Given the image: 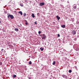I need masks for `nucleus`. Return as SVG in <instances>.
I'll return each instance as SVG.
<instances>
[{"mask_svg":"<svg viewBox=\"0 0 79 79\" xmlns=\"http://www.w3.org/2000/svg\"><path fill=\"white\" fill-rule=\"evenodd\" d=\"M59 53L62 54L63 55H67L68 53V52L66 51V50L63 49V51H60Z\"/></svg>","mask_w":79,"mask_h":79,"instance_id":"obj_1","label":"nucleus"},{"mask_svg":"<svg viewBox=\"0 0 79 79\" xmlns=\"http://www.w3.org/2000/svg\"><path fill=\"white\" fill-rule=\"evenodd\" d=\"M73 48L76 51H79V46L77 44H75L73 45Z\"/></svg>","mask_w":79,"mask_h":79,"instance_id":"obj_2","label":"nucleus"},{"mask_svg":"<svg viewBox=\"0 0 79 79\" xmlns=\"http://www.w3.org/2000/svg\"><path fill=\"white\" fill-rule=\"evenodd\" d=\"M7 17L8 18H10L12 19H14V16L13 15L10 14H7Z\"/></svg>","mask_w":79,"mask_h":79,"instance_id":"obj_3","label":"nucleus"},{"mask_svg":"<svg viewBox=\"0 0 79 79\" xmlns=\"http://www.w3.org/2000/svg\"><path fill=\"white\" fill-rule=\"evenodd\" d=\"M67 42H72V40L71 39L67 37L66 39Z\"/></svg>","mask_w":79,"mask_h":79,"instance_id":"obj_4","label":"nucleus"},{"mask_svg":"<svg viewBox=\"0 0 79 79\" xmlns=\"http://www.w3.org/2000/svg\"><path fill=\"white\" fill-rule=\"evenodd\" d=\"M43 37H42V39L43 40H44V39H46V35H45V34H43Z\"/></svg>","mask_w":79,"mask_h":79,"instance_id":"obj_5","label":"nucleus"},{"mask_svg":"<svg viewBox=\"0 0 79 79\" xmlns=\"http://www.w3.org/2000/svg\"><path fill=\"white\" fill-rule=\"evenodd\" d=\"M45 5V3L44 2H41L40 3V6H43Z\"/></svg>","mask_w":79,"mask_h":79,"instance_id":"obj_6","label":"nucleus"},{"mask_svg":"<svg viewBox=\"0 0 79 79\" xmlns=\"http://www.w3.org/2000/svg\"><path fill=\"white\" fill-rule=\"evenodd\" d=\"M56 18H57L58 21H59L60 20V17H59L58 15H57L56 16Z\"/></svg>","mask_w":79,"mask_h":79,"instance_id":"obj_7","label":"nucleus"},{"mask_svg":"<svg viewBox=\"0 0 79 79\" xmlns=\"http://www.w3.org/2000/svg\"><path fill=\"white\" fill-rule=\"evenodd\" d=\"M72 33L73 35H75V34H76V31H73L72 32Z\"/></svg>","mask_w":79,"mask_h":79,"instance_id":"obj_8","label":"nucleus"},{"mask_svg":"<svg viewBox=\"0 0 79 79\" xmlns=\"http://www.w3.org/2000/svg\"><path fill=\"white\" fill-rule=\"evenodd\" d=\"M61 27H62V28H64L66 27V25H63L61 26Z\"/></svg>","mask_w":79,"mask_h":79,"instance_id":"obj_9","label":"nucleus"},{"mask_svg":"<svg viewBox=\"0 0 79 79\" xmlns=\"http://www.w3.org/2000/svg\"><path fill=\"white\" fill-rule=\"evenodd\" d=\"M44 49V48L42 47H41V48H40V50H41V51H43Z\"/></svg>","mask_w":79,"mask_h":79,"instance_id":"obj_10","label":"nucleus"},{"mask_svg":"<svg viewBox=\"0 0 79 79\" xmlns=\"http://www.w3.org/2000/svg\"><path fill=\"white\" fill-rule=\"evenodd\" d=\"M25 24H26V25H27V24H28V23H27V20H25Z\"/></svg>","mask_w":79,"mask_h":79,"instance_id":"obj_11","label":"nucleus"},{"mask_svg":"<svg viewBox=\"0 0 79 79\" xmlns=\"http://www.w3.org/2000/svg\"><path fill=\"white\" fill-rule=\"evenodd\" d=\"M19 13L21 15H23V12L21 11L19 12Z\"/></svg>","mask_w":79,"mask_h":79,"instance_id":"obj_12","label":"nucleus"},{"mask_svg":"<svg viewBox=\"0 0 79 79\" xmlns=\"http://www.w3.org/2000/svg\"><path fill=\"white\" fill-rule=\"evenodd\" d=\"M71 21L72 22H74V18H71Z\"/></svg>","mask_w":79,"mask_h":79,"instance_id":"obj_13","label":"nucleus"},{"mask_svg":"<svg viewBox=\"0 0 79 79\" xmlns=\"http://www.w3.org/2000/svg\"><path fill=\"white\" fill-rule=\"evenodd\" d=\"M31 16L33 18H35V15H34V14H32L31 15Z\"/></svg>","mask_w":79,"mask_h":79,"instance_id":"obj_14","label":"nucleus"},{"mask_svg":"<svg viewBox=\"0 0 79 79\" xmlns=\"http://www.w3.org/2000/svg\"><path fill=\"white\" fill-rule=\"evenodd\" d=\"M15 30L16 31V32H18V31H19L18 28H15Z\"/></svg>","mask_w":79,"mask_h":79,"instance_id":"obj_15","label":"nucleus"},{"mask_svg":"<svg viewBox=\"0 0 79 79\" xmlns=\"http://www.w3.org/2000/svg\"><path fill=\"white\" fill-rule=\"evenodd\" d=\"M69 43V45H73V43H72V42H70Z\"/></svg>","mask_w":79,"mask_h":79,"instance_id":"obj_16","label":"nucleus"},{"mask_svg":"<svg viewBox=\"0 0 79 79\" xmlns=\"http://www.w3.org/2000/svg\"><path fill=\"white\" fill-rule=\"evenodd\" d=\"M16 77V75H13V77L14 78H15V77Z\"/></svg>","mask_w":79,"mask_h":79,"instance_id":"obj_17","label":"nucleus"},{"mask_svg":"<svg viewBox=\"0 0 79 79\" xmlns=\"http://www.w3.org/2000/svg\"><path fill=\"white\" fill-rule=\"evenodd\" d=\"M52 64L53 65H55V61H53V63H52Z\"/></svg>","mask_w":79,"mask_h":79,"instance_id":"obj_18","label":"nucleus"},{"mask_svg":"<svg viewBox=\"0 0 79 79\" xmlns=\"http://www.w3.org/2000/svg\"><path fill=\"white\" fill-rule=\"evenodd\" d=\"M77 8V6H73V8H74V9H76Z\"/></svg>","mask_w":79,"mask_h":79,"instance_id":"obj_19","label":"nucleus"},{"mask_svg":"<svg viewBox=\"0 0 79 79\" xmlns=\"http://www.w3.org/2000/svg\"><path fill=\"white\" fill-rule=\"evenodd\" d=\"M74 40H75V41H76V40H77V38H75L73 39Z\"/></svg>","mask_w":79,"mask_h":79,"instance_id":"obj_20","label":"nucleus"},{"mask_svg":"<svg viewBox=\"0 0 79 79\" xmlns=\"http://www.w3.org/2000/svg\"><path fill=\"white\" fill-rule=\"evenodd\" d=\"M71 72H72V70H70L69 71V73H71Z\"/></svg>","mask_w":79,"mask_h":79,"instance_id":"obj_21","label":"nucleus"},{"mask_svg":"<svg viewBox=\"0 0 79 79\" xmlns=\"http://www.w3.org/2000/svg\"><path fill=\"white\" fill-rule=\"evenodd\" d=\"M76 23L77 24H79V22L78 21H77L76 22Z\"/></svg>","mask_w":79,"mask_h":79,"instance_id":"obj_22","label":"nucleus"},{"mask_svg":"<svg viewBox=\"0 0 79 79\" xmlns=\"http://www.w3.org/2000/svg\"><path fill=\"white\" fill-rule=\"evenodd\" d=\"M74 67H75V68L76 70H77V67L76 66H75Z\"/></svg>","mask_w":79,"mask_h":79,"instance_id":"obj_23","label":"nucleus"},{"mask_svg":"<svg viewBox=\"0 0 79 79\" xmlns=\"http://www.w3.org/2000/svg\"><path fill=\"white\" fill-rule=\"evenodd\" d=\"M29 64H32V62H31V61H30L29 62Z\"/></svg>","mask_w":79,"mask_h":79,"instance_id":"obj_24","label":"nucleus"},{"mask_svg":"<svg viewBox=\"0 0 79 79\" xmlns=\"http://www.w3.org/2000/svg\"><path fill=\"white\" fill-rule=\"evenodd\" d=\"M64 77L65 79H66L68 78V77L66 75H65Z\"/></svg>","mask_w":79,"mask_h":79,"instance_id":"obj_25","label":"nucleus"},{"mask_svg":"<svg viewBox=\"0 0 79 79\" xmlns=\"http://www.w3.org/2000/svg\"><path fill=\"white\" fill-rule=\"evenodd\" d=\"M24 16H26V13H24Z\"/></svg>","mask_w":79,"mask_h":79,"instance_id":"obj_26","label":"nucleus"},{"mask_svg":"<svg viewBox=\"0 0 79 79\" xmlns=\"http://www.w3.org/2000/svg\"><path fill=\"white\" fill-rule=\"evenodd\" d=\"M57 37H60V34H58Z\"/></svg>","mask_w":79,"mask_h":79,"instance_id":"obj_27","label":"nucleus"},{"mask_svg":"<svg viewBox=\"0 0 79 79\" xmlns=\"http://www.w3.org/2000/svg\"><path fill=\"white\" fill-rule=\"evenodd\" d=\"M37 16H39L40 15V14H39V13H37Z\"/></svg>","mask_w":79,"mask_h":79,"instance_id":"obj_28","label":"nucleus"},{"mask_svg":"<svg viewBox=\"0 0 79 79\" xmlns=\"http://www.w3.org/2000/svg\"><path fill=\"white\" fill-rule=\"evenodd\" d=\"M65 75H62V77H64V78L65 77Z\"/></svg>","mask_w":79,"mask_h":79,"instance_id":"obj_29","label":"nucleus"},{"mask_svg":"<svg viewBox=\"0 0 79 79\" xmlns=\"http://www.w3.org/2000/svg\"><path fill=\"white\" fill-rule=\"evenodd\" d=\"M25 71H27V68H25Z\"/></svg>","mask_w":79,"mask_h":79,"instance_id":"obj_30","label":"nucleus"},{"mask_svg":"<svg viewBox=\"0 0 79 79\" xmlns=\"http://www.w3.org/2000/svg\"><path fill=\"white\" fill-rule=\"evenodd\" d=\"M20 6H23V5L21 4H20Z\"/></svg>","mask_w":79,"mask_h":79,"instance_id":"obj_31","label":"nucleus"},{"mask_svg":"<svg viewBox=\"0 0 79 79\" xmlns=\"http://www.w3.org/2000/svg\"><path fill=\"white\" fill-rule=\"evenodd\" d=\"M40 33H41V31H39L38 32V34H40Z\"/></svg>","mask_w":79,"mask_h":79,"instance_id":"obj_32","label":"nucleus"},{"mask_svg":"<svg viewBox=\"0 0 79 79\" xmlns=\"http://www.w3.org/2000/svg\"><path fill=\"white\" fill-rule=\"evenodd\" d=\"M2 62H0V65H2Z\"/></svg>","mask_w":79,"mask_h":79,"instance_id":"obj_33","label":"nucleus"},{"mask_svg":"<svg viewBox=\"0 0 79 79\" xmlns=\"http://www.w3.org/2000/svg\"><path fill=\"white\" fill-rule=\"evenodd\" d=\"M16 44L15 43L13 44V45H14V46H16Z\"/></svg>","mask_w":79,"mask_h":79,"instance_id":"obj_34","label":"nucleus"},{"mask_svg":"<svg viewBox=\"0 0 79 79\" xmlns=\"http://www.w3.org/2000/svg\"><path fill=\"white\" fill-rule=\"evenodd\" d=\"M34 24H35L37 25V22H35V23H34Z\"/></svg>","mask_w":79,"mask_h":79,"instance_id":"obj_35","label":"nucleus"},{"mask_svg":"<svg viewBox=\"0 0 79 79\" xmlns=\"http://www.w3.org/2000/svg\"><path fill=\"white\" fill-rule=\"evenodd\" d=\"M11 34H13L14 33V31H11L10 32Z\"/></svg>","mask_w":79,"mask_h":79,"instance_id":"obj_36","label":"nucleus"},{"mask_svg":"<svg viewBox=\"0 0 79 79\" xmlns=\"http://www.w3.org/2000/svg\"><path fill=\"white\" fill-rule=\"evenodd\" d=\"M4 50V49H2L1 50V51L2 52H3V51Z\"/></svg>","mask_w":79,"mask_h":79,"instance_id":"obj_37","label":"nucleus"},{"mask_svg":"<svg viewBox=\"0 0 79 79\" xmlns=\"http://www.w3.org/2000/svg\"><path fill=\"white\" fill-rule=\"evenodd\" d=\"M9 47H13V46H12V45H9Z\"/></svg>","mask_w":79,"mask_h":79,"instance_id":"obj_38","label":"nucleus"},{"mask_svg":"<svg viewBox=\"0 0 79 79\" xmlns=\"http://www.w3.org/2000/svg\"><path fill=\"white\" fill-rule=\"evenodd\" d=\"M53 23L54 24H55V22H53Z\"/></svg>","mask_w":79,"mask_h":79,"instance_id":"obj_39","label":"nucleus"},{"mask_svg":"<svg viewBox=\"0 0 79 79\" xmlns=\"http://www.w3.org/2000/svg\"><path fill=\"white\" fill-rule=\"evenodd\" d=\"M77 38H79V35H77Z\"/></svg>","mask_w":79,"mask_h":79,"instance_id":"obj_40","label":"nucleus"},{"mask_svg":"<svg viewBox=\"0 0 79 79\" xmlns=\"http://www.w3.org/2000/svg\"><path fill=\"white\" fill-rule=\"evenodd\" d=\"M61 2H64V0H61Z\"/></svg>","mask_w":79,"mask_h":79,"instance_id":"obj_41","label":"nucleus"},{"mask_svg":"<svg viewBox=\"0 0 79 79\" xmlns=\"http://www.w3.org/2000/svg\"><path fill=\"white\" fill-rule=\"evenodd\" d=\"M31 77H28V79H31Z\"/></svg>","mask_w":79,"mask_h":79,"instance_id":"obj_42","label":"nucleus"},{"mask_svg":"<svg viewBox=\"0 0 79 79\" xmlns=\"http://www.w3.org/2000/svg\"><path fill=\"white\" fill-rule=\"evenodd\" d=\"M70 25H72V27H73V26H74L73 25V24H71Z\"/></svg>","mask_w":79,"mask_h":79,"instance_id":"obj_43","label":"nucleus"},{"mask_svg":"<svg viewBox=\"0 0 79 79\" xmlns=\"http://www.w3.org/2000/svg\"><path fill=\"white\" fill-rule=\"evenodd\" d=\"M4 69H6V68H5V67H4Z\"/></svg>","mask_w":79,"mask_h":79,"instance_id":"obj_44","label":"nucleus"},{"mask_svg":"<svg viewBox=\"0 0 79 79\" xmlns=\"http://www.w3.org/2000/svg\"><path fill=\"white\" fill-rule=\"evenodd\" d=\"M11 1H10L9 2V3H10V2H11Z\"/></svg>","mask_w":79,"mask_h":79,"instance_id":"obj_45","label":"nucleus"},{"mask_svg":"<svg viewBox=\"0 0 79 79\" xmlns=\"http://www.w3.org/2000/svg\"><path fill=\"white\" fill-rule=\"evenodd\" d=\"M59 40H60V39H59Z\"/></svg>","mask_w":79,"mask_h":79,"instance_id":"obj_46","label":"nucleus"},{"mask_svg":"<svg viewBox=\"0 0 79 79\" xmlns=\"http://www.w3.org/2000/svg\"><path fill=\"white\" fill-rule=\"evenodd\" d=\"M19 27H20V26L19 25Z\"/></svg>","mask_w":79,"mask_h":79,"instance_id":"obj_47","label":"nucleus"},{"mask_svg":"<svg viewBox=\"0 0 79 79\" xmlns=\"http://www.w3.org/2000/svg\"><path fill=\"white\" fill-rule=\"evenodd\" d=\"M76 63H77L76 62V63H75V64H76Z\"/></svg>","mask_w":79,"mask_h":79,"instance_id":"obj_48","label":"nucleus"},{"mask_svg":"<svg viewBox=\"0 0 79 79\" xmlns=\"http://www.w3.org/2000/svg\"><path fill=\"white\" fill-rule=\"evenodd\" d=\"M20 25H21V24H20Z\"/></svg>","mask_w":79,"mask_h":79,"instance_id":"obj_49","label":"nucleus"},{"mask_svg":"<svg viewBox=\"0 0 79 79\" xmlns=\"http://www.w3.org/2000/svg\"><path fill=\"white\" fill-rule=\"evenodd\" d=\"M3 32H5V31H3Z\"/></svg>","mask_w":79,"mask_h":79,"instance_id":"obj_50","label":"nucleus"},{"mask_svg":"<svg viewBox=\"0 0 79 79\" xmlns=\"http://www.w3.org/2000/svg\"><path fill=\"white\" fill-rule=\"evenodd\" d=\"M70 79H71V78H70Z\"/></svg>","mask_w":79,"mask_h":79,"instance_id":"obj_51","label":"nucleus"},{"mask_svg":"<svg viewBox=\"0 0 79 79\" xmlns=\"http://www.w3.org/2000/svg\"><path fill=\"white\" fill-rule=\"evenodd\" d=\"M68 3H69V2H68Z\"/></svg>","mask_w":79,"mask_h":79,"instance_id":"obj_52","label":"nucleus"}]
</instances>
